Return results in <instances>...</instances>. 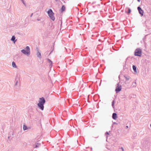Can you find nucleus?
<instances>
[{"label": "nucleus", "mask_w": 151, "mask_h": 151, "mask_svg": "<svg viewBox=\"0 0 151 151\" xmlns=\"http://www.w3.org/2000/svg\"><path fill=\"white\" fill-rule=\"evenodd\" d=\"M124 77L125 78V79L127 80H129L130 78V77L129 76H124Z\"/></svg>", "instance_id": "nucleus-19"}, {"label": "nucleus", "mask_w": 151, "mask_h": 151, "mask_svg": "<svg viewBox=\"0 0 151 151\" xmlns=\"http://www.w3.org/2000/svg\"><path fill=\"white\" fill-rule=\"evenodd\" d=\"M112 117L114 119H116L117 118L116 114L115 113H114L112 114Z\"/></svg>", "instance_id": "nucleus-9"}, {"label": "nucleus", "mask_w": 151, "mask_h": 151, "mask_svg": "<svg viewBox=\"0 0 151 151\" xmlns=\"http://www.w3.org/2000/svg\"><path fill=\"white\" fill-rule=\"evenodd\" d=\"M136 82H133L132 84V86L133 87H136Z\"/></svg>", "instance_id": "nucleus-17"}, {"label": "nucleus", "mask_w": 151, "mask_h": 151, "mask_svg": "<svg viewBox=\"0 0 151 151\" xmlns=\"http://www.w3.org/2000/svg\"><path fill=\"white\" fill-rule=\"evenodd\" d=\"M137 9L139 13L141 15V16H142L143 15V11L142 9V8L139 6L137 7Z\"/></svg>", "instance_id": "nucleus-8"}, {"label": "nucleus", "mask_w": 151, "mask_h": 151, "mask_svg": "<svg viewBox=\"0 0 151 151\" xmlns=\"http://www.w3.org/2000/svg\"><path fill=\"white\" fill-rule=\"evenodd\" d=\"M142 50L139 48H137L135 51L134 55L136 56L141 57L142 56Z\"/></svg>", "instance_id": "nucleus-5"}, {"label": "nucleus", "mask_w": 151, "mask_h": 151, "mask_svg": "<svg viewBox=\"0 0 151 151\" xmlns=\"http://www.w3.org/2000/svg\"><path fill=\"white\" fill-rule=\"evenodd\" d=\"M131 12V9L129 8L128 9V12H126L127 13H128V14H129Z\"/></svg>", "instance_id": "nucleus-20"}, {"label": "nucleus", "mask_w": 151, "mask_h": 151, "mask_svg": "<svg viewBox=\"0 0 151 151\" xmlns=\"http://www.w3.org/2000/svg\"><path fill=\"white\" fill-rule=\"evenodd\" d=\"M35 146L34 147V148H37L40 147L41 146V144L40 143H36L35 144Z\"/></svg>", "instance_id": "nucleus-10"}, {"label": "nucleus", "mask_w": 151, "mask_h": 151, "mask_svg": "<svg viewBox=\"0 0 151 151\" xmlns=\"http://www.w3.org/2000/svg\"><path fill=\"white\" fill-rule=\"evenodd\" d=\"M55 1H56V2H57L58 1V0H55Z\"/></svg>", "instance_id": "nucleus-30"}, {"label": "nucleus", "mask_w": 151, "mask_h": 151, "mask_svg": "<svg viewBox=\"0 0 151 151\" xmlns=\"http://www.w3.org/2000/svg\"><path fill=\"white\" fill-rule=\"evenodd\" d=\"M109 132H106V133H105V135H109Z\"/></svg>", "instance_id": "nucleus-24"}, {"label": "nucleus", "mask_w": 151, "mask_h": 151, "mask_svg": "<svg viewBox=\"0 0 151 151\" xmlns=\"http://www.w3.org/2000/svg\"><path fill=\"white\" fill-rule=\"evenodd\" d=\"M15 37L14 35L11 38V40L13 41L15 43L17 41V40H15Z\"/></svg>", "instance_id": "nucleus-11"}, {"label": "nucleus", "mask_w": 151, "mask_h": 151, "mask_svg": "<svg viewBox=\"0 0 151 151\" xmlns=\"http://www.w3.org/2000/svg\"><path fill=\"white\" fill-rule=\"evenodd\" d=\"M126 128L127 129V128H128V126H126Z\"/></svg>", "instance_id": "nucleus-26"}, {"label": "nucleus", "mask_w": 151, "mask_h": 151, "mask_svg": "<svg viewBox=\"0 0 151 151\" xmlns=\"http://www.w3.org/2000/svg\"><path fill=\"white\" fill-rule=\"evenodd\" d=\"M37 57L39 58H41V53L39 51H38L37 52Z\"/></svg>", "instance_id": "nucleus-15"}, {"label": "nucleus", "mask_w": 151, "mask_h": 151, "mask_svg": "<svg viewBox=\"0 0 151 151\" xmlns=\"http://www.w3.org/2000/svg\"><path fill=\"white\" fill-rule=\"evenodd\" d=\"M47 61L49 63H50V64L49 65V66L50 67H50L51 68L52 66V61H51V60H50L49 59H47Z\"/></svg>", "instance_id": "nucleus-13"}, {"label": "nucleus", "mask_w": 151, "mask_h": 151, "mask_svg": "<svg viewBox=\"0 0 151 151\" xmlns=\"http://www.w3.org/2000/svg\"><path fill=\"white\" fill-rule=\"evenodd\" d=\"M54 46H53V47H52V51H51V52H50V54H51V53L52 52L53 50H54Z\"/></svg>", "instance_id": "nucleus-23"}, {"label": "nucleus", "mask_w": 151, "mask_h": 151, "mask_svg": "<svg viewBox=\"0 0 151 151\" xmlns=\"http://www.w3.org/2000/svg\"><path fill=\"white\" fill-rule=\"evenodd\" d=\"M65 7L64 5H63L61 8V11L63 12L65 11Z\"/></svg>", "instance_id": "nucleus-16"}, {"label": "nucleus", "mask_w": 151, "mask_h": 151, "mask_svg": "<svg viewBox=\"0 0 151 151\" xmlns=\"http://www.w3.org/2000/svg\"><path fill=\"white\" fill-rule=\"evenodd\" d=\"M37 21H40V19H37Z\"/></svg>", "instance_id": "nucleus-29"}, {"label": "nucleus", "mask_w": 151, "mask_h": 151, "mask_svg": "<svg viewBox=\"0 0 151 151\" xmlns=\"http://www.w3.org/2000/svg\"><path fill=\"white\" fill-rule=\"evenodd\" d=\"M46 101L43 97L40 98L38 101V103L37 104L38 107L41 110L43 111L44 109V105L45 104Z\"/></svg>", "instance_id": "nucleus-1"}, {"label": "nucleus", "mask_w": 151, "mask_h": 151, "mask_svg": "<svg viewBox=\"0 0 151 151\" xmlns=\"http://www.w3.org/2000/svg\"><path fill=\"white\" fill-rule=\"evenodd\" d=\"M20 78V75H17L16 76L15 79V83L14 84V86H17L18 84V81H19Z\"/></svg>", "instance_id": "nucleus-7"}, {"label": "nucleus", "mask_w": 151, "mask_h": 151, "mask_svg": "<svg viewBox=\"0 0 151 151\" xmlns=\"http://www.w3.org/2000/svg\"><path fill=\"white\" fill-rule=\"evenodd\" d=\"M23 130H27V126L25 125H24L23 127Z\"/></svg>", "instance_id": "nucleus-18"}, {"label": "nucleus", "mask_w": 151, "mask_h": 151, "mask_svg": "<svg viewBox=\"0 0 151 151\" xmlns=\"http://www.w3.org/2000/svg\"><path fill=\"white\" fill-rule=\"evenodd\" d=\"M140 0H137V1H138V2H140Z\"/></svg>", "instance_id": "nucleus-28"}, {"label": "nucleus", "mask_w": 151, "mask_h": 151, "mask_svg": "<svg viewBox=\"0 0 151 151\" xmlns=\"http://www.w3.org/2000/svg\"><path fill=\"white\" fill-rule=\"evenodd\" d=\"M12 65L13 67L14 68H17V66L16 65L14 61H13L12 62Z\"/></svg>", "instance_id": "nucleus-14"}, {"label": "nucleus", "mask_w": 151, "mask_h": 151, "mask_svg": "<svg viewBox=\"0 0 151 151\" xmlns=\"http://www.w3.org/2000/svg\"><path fill=\"white\" fill-rule=\"evenodd\" d=\"M47 13L50 18L53 21H54L55 19L54 16V13L53 12L52 10L51 9H49Z\"/></svg>", "instance_id": "nucleus-3"}, {"label": "nucleus", "mask_w": 151, "mask_h": 151, "mask_svg": "<svg viewBox=\"0 0 151 151\" xmlns=\"http://www.w3.org/2000/svg\"><path fill=\"white\" fill-rule=\"evenodd\" d=\"M115 101L114 100L112 102V106L113 108H114V104Z\"/></svg>", "instance_id": "nucleus-21"}, {"label": "nucleus", "mask_w": 151, "mask_h": 151, "mask_svg": "<svg viewBox=\"0 0 151 151\" xmlns=\"http://www.w3.org/2000/svg\"><path fill=\"white\" fill-rule=\"evenodd\" d=\"M21 1H22V3H23V4L25 5V6L26 5H25V2H24V0H21Z\"/></svg>", "instance_id": "nucleus-22"}, {"label": "nucleus", "mask_w": 151, "mask_h": 151, "mask_svg": "<svg viewBox=\"0 0 151 151\" xmlns=\"http://www.w3.org/2000/svg\"><path fill=\"white\" fill-rule=\"evenodd\" d=\"M22 53L27 55H29L30 54V49L28 46H27L26 48V50L23 49L21 50Z\"/></svg>", "instance_id": "nucleus-4"}, {"label": "nucleus", "mask_w": 151, "mask_h": 151, "mask_svg": "<svg viewBox=\"0 0 151 151\" xmlns=\"http://www.w3.org/2000/svg\"><path fill=\"white\" fill-rule=\"evenodd\" d=\"M117 86L115 89V91L116 93H117L120 92L122 89V86L121 85L119 84V83H117Z\"/></svg>", "instance_id": "nucleus-6"}, {"label": "nucleus", "mask_w": 151, "mask_h": 151, "mask_svg": "<svg viewBox=\"0 0 151 151\" xmlns=\"http://www.w3.org/2000/svg\"><path fill=\"white\" fill-rule=\"evenodd\" d=\"M121 149H122V151H124V149L123 147H121Z\"/></svg>", "instance_id": "nucleus-27"}, {"label": "nucleus", "mask_w": 151, "mask_h": 151, "mask_svg": "<svg viewBox=\"0 0 151 151\" xmlns=\"http://www.w3.org/2000/svg\"><path fill=\"white\" fill-rule=\"evenodd\" d=\"M133 69L135 73H137V67L135 65H133L132 66Z\"/></svg>", "instance_id": "nucleus-12"}, {"label": "nucleus", "mask_w": 151, "mask_h": 151, "mask_svg": "<svg viewBox=\"0 0 151 151\" xmlns=\"http://www.w3.org/2000/svg\"><path fill=\"white\" fill-rule=\"evenodd\" d=\"M33 15V13H32V14H31L30 15V17H32V15Z\"/></svg>", "instance_id": "nucleus-25"}, {"label": "nucleus", "mask_w": 151, "mask_h": 151, "mask_svg": "<svg viewBox=\"0 0 151 151\" xmlns=\"http://www.w3.org/2000/svg\"><path fill=\"white\" fill-rule=\"evenodd\" d=\"M142 145L143 147L146 150H148L149 148L150 143L148 141H144L142 143Z\"/></svg>", "instance_id": "nucleus-2"}]
</instances>
